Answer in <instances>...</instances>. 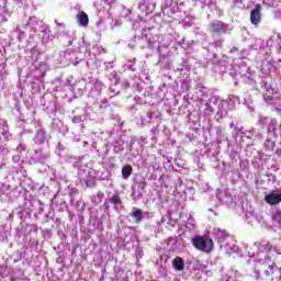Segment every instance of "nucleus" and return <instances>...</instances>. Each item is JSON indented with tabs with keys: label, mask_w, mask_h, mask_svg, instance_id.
<instances>
[{
	"label": "nucleus",
	"mask_w": 281,
	"mask_h": 281,
	"mask_svg": "<svg viewBox=\"0 0 281 281\" xmlns=\"http://www.w3.org/2000/svg\"><path fill=\"white\" fill-rule=\"evenodd\" d=\"M85 183H86L87 188H91V186H95V180L90 181L89 177H88V178H86Z\"/></svg>",
	"instance_id": "9b49d317"
},
{
	"label": "nucleus",
	"mask_w": 281,
	"mask_h": 281,
	"mask_svg": "<svg viewBox=\"0 0 281 281\" xmlns=\"http://www.w3.org/2000/svg\"><path fill=\"white\" fill-rule=\"evenodd\" d=\"M272 249L273 245H271L270 243L261 244L259 246L260 254H271Z\"/></svg>",
	"instance_id": "1a4fd4ad"
},
{
	"label": "nucleus",
	"mask_w": 281,
	"mask_h": 281,
	"mask_svg": "<svg viewBox=\"0 0 281 281\" xmlns=\"http://www.w3.org/2000/svg\"><path fill=\"white\" fill-rule=\"evenodd\" d=\"M278 38H280V34H278Z\"/></svg>",
	"instance_id": "ddd939ff"
},
{
	"label": "nucleus",
	"mask_w": 281,
	"mask_h": 281,
	"mask_svg": "<svg viewBox=\"0 0 281 281\" xmlns=\"http://www.w3.org/2000/svg\"><path fill=\"white\" fill-rule=\"evenodd\" d=\"M260 21H262V5L257 3L250 11V23L252 25H259Z\"/></svg>",
	"instance_id": "7ed1b4c3"
},
{
	"label": "nucleus",
	"mask_w": 281,
	"mask_h": 281,
	"mask_svg": "<svg viewBox=\"0 0 281 281\" xmlns=\"http://www.w3.org/2000/svg\"><path fill=\"white\" fill-rule=\"evenodd\" d=\"M80 122H82V117H81V116H75V117L72 119V123H74V124H80Z\"/></svg>",
	"instance_id": "f8f14e48"
},
{
	"label": "nucleus",
	"mask_w": 281,
	"mask_h": 281,
	"mask_svg": "<svg viewBox=\"0 0 281 281\" xmlns=\"http://www.w3.org/2000/svg\"><path fill=\"white\" fill-rule=\"evenodd\" d=\"M131 216L135 218V223H142V221H144V213H142L140 209L133 211Z\"/></svg>",
	"instance_id": "0eeeda50"
},
{
	"label": "nucleus",
	"mask_w": 281,
	"mask_h": 281,
	"mask_svg": "<svg viewBox=\"0 0 281 281\" xmlns=\"http://www.w3.org/2000/svg\"><path fill=\"white\" fill-rule=\"evenodd\" d=\"M172 267L176 271H183V269H186V262L183 261V258L176 257L172 261Z\"/></svg>",
	"instance_id": "423d86ee"
},
{
	"label": "nucleus",
	"mask_w": 281,
	"mask_h": 281,
	"mask_svg": "<svg viewBox=\"0 0 281 281\" xmlns=\"http://www.w3.org/2000/svg\"><path fill=\"white\" fill-rule=\"evenodd\" d=\"M110 202L113 203V205H120L122 203V199L120 198V195H113Z\"/></svg>",
	"instance_id": "9d476101"
},
{
	"label": "nucleus",
	"mask_w": 281,
	"mask_h": 281,
	"mask_svg": "<svg viewBox=\"0 0 281 281\" xmlns=\"http://www.w3.org/2000/svg\"><path fill=\"white\" fill-rule=\"evenodd\" d=\"M266 203L269 205H279L281 203V194L280 193H270L265 196Z\"/></svg>",
	"instance_id": "20e7f679"
},
{
	"label": "nucleus",
	"mask_w": 281,
	"mask_h": 281,
	"mask_svg": "<svg viewBox=\"0 0 281 281\" xmlns=\"http://www.w3.org/2000/svg\"><path fill=\"white\" fill-rule=\"evenodd\" d=\"M77 20L81 27H87V25H89V15H87L85 11L77 14Z\"/></svg>",
	"instance_id": "39448f33"
},
{
	"label": "nucleus",
	"mask_w": 281,
	"mask_h": 281,
	"mask_svg": "<svg viewBox=\"0 0 281 281\" xmlns=\"http://www.w3.org/2000/svg\"><path fill=\"white\" fill-rule=\"evenodd\" d=\"M192 245L199 251H203L204 254H211L214 251V240L207 236H195L192 239Z\"/></svg>",
	"instance_id": "f257e3e1"
},
{
	"label": "nucleus",
	"mask_w": 281,
	"mask_h": 281,
	"mask_svg": "<svg viewBox=\"0 0 281 281\" xmlns=\"http://www.w3.org/2000/svg\"><path fill=\"white\" fill-rule=\"evenodd\" d=\"M228 31L229 24L221 20H216L210 24V32H212V34H227Z\"/></svg>",
	"instance_id": "f03ea898"
},
{
	"label": "nucleus",
	"mask_w": 281,
	"mask_h": 281,
	"mask_svg": "<svg viewBox=\"0 0 281 281\" xmlns=\"http://www.w3.org/2000/svg\"><path fill=\"white\" fill-rule=\"evenodd\" d=\"M131 175H133V166L125 165L122 168V177H123V179H128V177H131Z\"/></svg>",
	"instance_id": "6e6552de"
}]
</instances>
